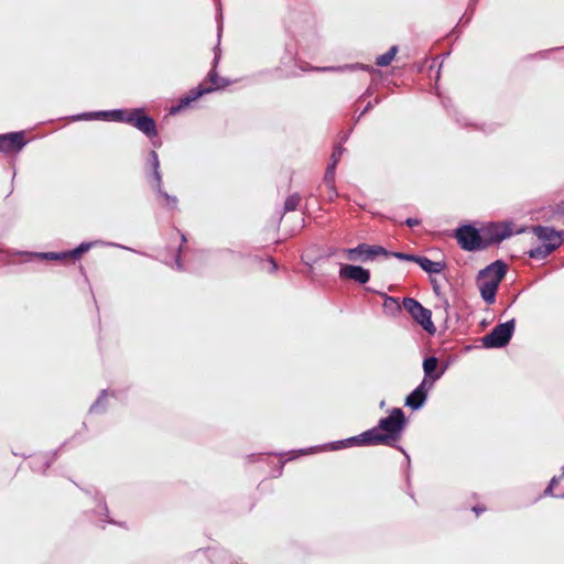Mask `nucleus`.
Instances as JSON below:
<instances>
[{
    "instance_id": "f257e3e1",
    "label": "nucleus",
    "mask_w": 564,
    "mask_h": 564,
    "mask_svg": "<svg viewBox=\"0 0 564 564\" xmlns=\"http://www.w3.org/2000/svg\"><path fill=\"white\" fill-rule=\"evenodd\" d=\"M405 424L404 412L399 408H394L387 417L379 421L377 426L358 436L350 437L346 442L360 446L390 445L400 438Z\"/></svg>"
},
{
    "instance_id": "f03ea898",
    "label": "nucleus",
    "mask_w": 564,
    "mask_h": 564,
    "mask_svg": "<svg viewBox=\"0 0 564 564\" xmlns=\"http://www.w3.org/2000/svg\"><path fill=\"white\" fill-rule=\"evenodd\" d=\"M507 273V267L502 261H495L480 270L477 275V286L482 300L487 304L496 301V294L499 284Z\"/></svg>"
},
{
    "instance_id": "7ed1b4c3",
    "label": "nucleus",
    "mask_w": 564,
    "mask_h": 564,
    "mask_svg": "<svg viewBox=\"0 0 564 564\" xmlns=\"http://www.w3.org/2000/svg\"><path fill=\"white\" fill-rule=\"evenodd\" d=\"M218 59H219V57L216 55L215 59H214V66L207 75V80L210 83V86H205L204 84H199L196 88L192 89L188 93V95H186L184 98H182L180 100V104L177 107H173L171 109L172 113L188 106L192 101L198 99L203 95L212 93L214 90L225 88L229 84V82L227 79L219 77L217 74L216 67L218 64Z\"/></svg>"
},
{
    "instance_id": "20e7f679",
    "label": "nucleus",
    "mask_w": 564,
    "mask_h": 564,
    "mask_svg": "<svg viewBox=\"0 0 564 564\" xmlns=\"http://www.w3.org/2000/svg\"><path fill=\"white\" fill-rule=\"evenodd\" d=\"M403 307L427 333H435L436 328L432 322L431 311L425 308L419 301L413 297H404Z\"/></svg>"
},
{
    "instance_id": "39448f33",
    "label": "nucleus",
    "mask_w": 564,
    "mask_h": 564,
    "mask_svg": "<svg viewBox=\"0 0 564 564\" xmlns=\"http://www.w3.org/2000/svg\"><path fill=\"white\" fill-rule=\"evenodd\" d=\"M514 332V321L497 325L489 334L482 338V344L486 348H501L505 347L511 339Z\"/></svg>"
},
{
    "instance_id": "423d86ee",
    "label": "nucleus",
    "mask_w": 564,
    "mask_h": 564,
    "mask_svg": "<svg viewBox=\"0 0 564 564\" xmlns=\"http://www.w3.org/2000/svg\"><path fill=\"white\" fill-rule=\"evenodd\" d=\"M456 238L459 246L467 251L481 250L487 248L485 237L470 225L462 226L456 231Z\"/></svg>"
},
{
    "instance_id": "0eeeda50",
    "label": "nucleus",
    "mask_w": 564,
    "mask_h": 564,
    "mask_svg": "<svg viewBox=\"0 0 564 564\" xmlns=\"http://www.w3.org/2000/svg\"><path fill=\"white\" fill-rule=\"evenodd\" d=\"M127 123L137 128L149 138H153L158 134L155 121L153 118L145 115L144 110L141 108L130 111V118L127 119Z\"/></svg>"
},
{
    "instance_id": "6e6552de",
    "label": "nucleus",
    "mask_w": 564,
    "mask_h": 564,
    "mask_svg": "<svg viewBox=\"0 0 564 564\" xmlns=\"http://www.w3.org/2000/svg\"><path fill=\"white\" fill-rule=\"evenodd\" d=\"M346 257L350 261H367L373 259L377 256L388 254V251L380 246H370L367 243H359L355 248H348L344 250Z\"/></svg>"
},
{
    "instance_id": "1a4fd4ad",
    "label": "nucleus",
    "mask_w": 564,
    "mask_h": 564,
    "mask_svg": "<svg viewBox=\"0 0 564 564\" xmlns=\"http://www.w3.org/2000/svg\"><path fill=\"white\" fill-rule=\"evenodd\" d=\"M437 379L438 376H435L429 383L427 379H423L422 382L406 397L405 405L412 410H419L422 408L426 401L430 389Z\"/></svg>"
},
{
    "instance_id": "9d476101",
    "label": "nucleus",
    "mask_w": 564,
    "mask_h": 564,
    "mask_svg": "<svg viewBox=\"0 0 564 564\" xmlns=\"http://www.w3.org/2000/svg\"><path fill=\"white\" fill-rule=\"evenodd\" d=\"M339 278L366 284L370 280V271L359 265L344 264L339 270Z\"/></svg>"
},
{
    "instance_id": "9b49d317",
    "label": "nucleus",
    "mask_w": 564,
    "mask_h": 564,
    "mask_svg": "<svg viewBox=\"0 0 564 564\" xmlns=\"http://www.w3.org/2000/svg\"><path fill=\"white\" fill-rule=\"evenodd\" d=\"M25 144L23 132L0 134V152L17 153Z\"/></svg>"
},
{
    "instance_id": "f8f14e48",
    "label": "nucleus",
    "mask_w": 564,
    "mask_h": 564,
    "mask_svg": "<svg viewBox=\"0 0 564 564\" xmlns=\"http://www.w3.org/2000/svg\"><path fill=\"white\" fill-rule=\"evenodd\" d=\"M534 234L540 242L549 247L554 245V250L557 249L563 241V232L556 231L550 227L539 226L534 229Z\"/></svg>"
},
{
    "instance_id": "ddd939ff",
    "label": "nucleus",
    "mask_w": 564,
    "mask_h": 564,
    "mask_svg": "<svg viewBox=\"0 0 564 564\" xmlns=\"http://www.w3.org/2000/svg\"><path fill=\"white\" fill-rule=\"evenodd\" d=\"M485 235L488 247L490 243H497L508 238L511 235V229L507 224H492L486 228Z\"/></svg>"
},
{
    "instance_id": "4468645a",
    "label": "nucleus",
    "mask_w": 564,
    "mask_h": 564,
    "mask_svg": "<svg viewBox=\"0 0 564 564\" xmlns=\"http://www.w3.org/2000/svg\"><path fill=\"white\" fill-rule=\"evenodd\" d=\"M89 245L82 243L74 250L67 251V252H45L41 253L40 257L47 260H66L72 259L76 260L80 258V256L86 252L89 249Z\"/></svg>"
},
{
    "instance_id": "2eb2a0df",
    "label": "nucleus",
    "mask_w": 564,
    "mask_h": 564,
    "mask_svg": "<svg viewBox=\"0 0 564 564\" xmlns=\"http://www.w3.org/2000/svg\"><path fill=\"white\" fill-rule=\"evenodd\" d=\"M545 495H550L557 498H564V465L562 468V474L560 476H555L551 479L549 486L546 487Z\"/></svg>"
},
{
    "instance_id": "dca6fc26",
    "label": "nucleus",
    "mask_w": 564,
    "mask_h": 564,
    "mask_svg": "<svg viewBox=\"0 0 564 564\" xmlns=\"http://www.w3.org/2000/svg\"><path fill=\"white\" fill-rule=\"evenodd\" d=\"M416 263L427 273H441L446 267L443 261H433L426 257L420 256Z\"/></svg>"
},
{
    "instance_id": "f3484780",
    "label": "nucleus",
    "mask_w": 564,
    "mask_h": 564,
    "mask_svg": "<svg viewBox=\"0 0 564 564\" xmlns=\"http://www.w3.org/2000/svg\"><path fill=\"white\" fill-rule=\"evenodd\" d=\"M335 170L336 167H334V164H328L324 176V183L329 189V199L337 196V191L335 188Z\"/></svg>"
},
{
    "instance_id": "a211bd4d",
    "label": "nucleus",
    "mask_w": 564,
    "mask_h": 564,
    "mask_svg": "<svg viewBox=\"0 0 564 564\" xmlns=\"http://www.w3.org/2000/svg\"><path fill=\"white\" fill-rule=\"evenodd\" d=\"M554 251V245L551 247L539 241V245L529 251V256L532 259L542 260Z\"/></svg>"
},
{
    "instance_id": "6ab92c4d",
    "label": "nucleus",
    "mask_w": 564,
    "mask_h": 564,
    "mask_svg": "<svg viewBox=\"0 0 564 564\" xmlns=\"http://www.w3.org/2000/svg\"><path fill=\"white\" fill-rule=\"evenodd\" d=\"M438 365V360L436 357H429L425 358L423 361V370H424V379H427V383L434 378L435 376L441 377V373L434 375V371L436 370Z\"/></svg>"
},
{
    "instance_id": "aec40b11",
    "label": "nucleus",
    "mask_w": 564,
    "mask_h": 564,
    "mask_svg": "<svg viewBox=\"0 0 564 564\" xmlns=\"http://www.w3.org/2000/svg\"><path fill=\"white\" fill-rule=\"evenodd\" d=\"M397 52H398V47L391 46L388 52L379 55L376 58V65L381 66V67L390 65L391 62L393 61V58L395 57Z\"/></svg>"
},
{
    "instance_id": "412c9836",
    "label": "nucleus",
    "mask_w": 564,
    "mask_h": 564,
    "mask_svg": "<svg viewBox=\"0 0 564 564\" xmlns=\"http://www.w3.org/2000/svg\"><path fill=\"white\" fill-rule=\"evenodd\" d=\"M150 161L153 169V180L156 183V186L160 187V183L162 182V175L160 173V161L155 151H151Z\"/></svg>"
},
{
    "instance_id": "4be33fe9",
    "label": "nucleus",
    "mask_w": 564,
    "mask_h": 564,
    "mask_svg": "<svg viewBox=\"0 0 564 564\" xmlns=\"http://www.w3.org/2000/svg\"><path fill=\"white\" fill-rule=\"evenodd\" d=\"M154 187L159 196L164 199V204L166 207L171 209L176 208L177 198L175 196L169 195L166 192L163 191L162 182L160 183V187L156 186V183L154 184Z\"/></svg>"
},
{
    "instance_id": "5701e85b",
    "label": "nucleus",
    "mask_w": 564,
    "mask_h": 564,
    "mask_svg": "<svg viewBox=\"0 0 564 564\" xmlns=\"http://www.w3.org/2000/svg\"><path fill=\"white\" fill-rule=\"evenodd\" d=\"M301 203V196L297 193H294L286 197L284 202V212H293L296 210Z\"/></svg>"
},
{
    "instance_id": "b1692460",
    "label": "nucleus",
    "mask_w": 564,
    "mask_h": 564,
    "mask_svg": "<svg viewBox=\"0 0 564 564\" xmlns=\"http://www.w3.org/2000/svg\"><path fill=\"white\" fill-rule=\"evenodd\" d=\"M344 151L345 149L340 144L336 145L333 150L329 164H334V167H336L341 159Z\"/></svg>"
},
{
    "instance_id": "393cba45",
    "label": "nucleus",
    "mask_w": 564,
    "mask_h": 564,
    "mask_svg": "<svg viewBox=\"0 0 564 564\" xmlns=\"http://www.w3.org/2000/svg\"><path fill=\"white\" fill-rule=\"evenodd\" d=\"M110 116L116 121L127 122V119L130 118V111L113 110L110 112Z\"/></svg>"
},
{
    "instance_id": "a878e982",
    "label": "nucleus",
    "mask_w": 564,
    "mask_h": 564,
    "mask_svg": "<svg viewBox=\"0 0 564 564\" xmlns=\"http://www.w3.org/2000/svg\"><path fill=\"white\" fill-rule=\"evenodd\" d=\"M393 256L397 258V259H400V260H405V261H410V262H415L417 261V258L419 256H415V254H409V253H403V252H394Z\"/></svg>"
},
{
    "instance_id": "bb28decb",
    "label": "nucleus",
    "mask_w": 564,
    "mask_h": 564,
    "mask_svg": "<svg viewBox=\"0 0 564 564\" xmlns=\"http://www.w3.org/2000/svg\"><path fill=\"white\" fill-rule=\"evenodd\" d=\"M345 68H348V66H345V67H333V66H329V67H317V68H315V70H318V72H334V70H343Z\"/></svg>"
},
{
    "instance_id": "cd10ccee",
    "label": "nucleus",
    "mask_w": 564,
    "mask_h": 564,
    "mask_svg": "<svg viewBox=\"0 0 564 564\" xmlns=\"http://www.w3.org/2000/svg\"><path fill=\"white\" fill-rule=\"evenodd\" d=\"M404 224L409 227H415L421 224V220L419 218H406Z\"/></svg>"
},
{
    "instance_id": "c85d7f7f",
    "label": "nucleus",
    "mask_w": 564,
    "mask_h": 564,
    "mask_svg": "<svg viewBox=\"0 0 564 564\" xmlns=\"http://www.w3.org/2000/svg\"><path fill=\"white\" fill-rule=\"evenodd\" d=\"M473 510H474V512H475L477 516H479L481 512H484V511H485V508H482V507H474V508H473Z\"/></svg>"
},
{
    "instance_id": "c756f323",
    "label": "nucleus",
    "mask_w": 564,
    "mask_h": 564,
    "mask_svg": "<svg viewBox=\"0 0 564 564\" xmlns=\"http://www.w3.org/2000/svg\"><path fill=\"white\" fill-rule=\"evenodd\" d=\"M175 262H176L177 269H180V270H181V269L183 268V265H182V263H181V261H180V256H177V258H176Z\"/></svg>"
},
{
    "instance_id": "7c9ffc66",
    "label": "nucleus",
    "mask_w": 564,
    "mask_h": 564,
    "mask_svg": "<svg viewBox=\"0 0 564 564\" xmlns=\"http://www.w3.org/2000/svg\"><path fill=\"white\" fill-rule=\"evenodd\" d=\"M270 262L272 264V270L275 271L276 270V263L274 262L273 259H270Z\"/></svg>"
},
{
    "instance_id": "2f4dec72",
    "label": "nucleus",
    "mask_w": 564,
    "mask_h": 564,
    "mask_svg": "<svg viewBox=\"0 0 564 564\" xmlns=\"http://www.w3.org/2000/svg\"><path fill=\"white\" fill-rule=\"evenodd\" d=\"M370 109V104L365 108V110L362 111L361 115H364L366 111H368Z\"/></svg>"
},
{
    "instance_id": "473e14b6",
    "label": "nucleus",
    "mask_w": 564,
    "mask_h": 564,
    "mask_svg": "<svg viewBox=\"0 0 564 564\" xmlns=\"http://www.w3.org/2000/svg\"><path fill=\"white\" fill-rule=\"evenodd\" d=\"M387 301L394 302V299L393 297H387Z\"/></svg>"
},
{
    "instance_id": "72a5a7b5",
    "label": "nucleus",
    "mask_w": 564,
    "mask_h": 564,
    "mask_svg": "<svg viewBox=\"0 0 564 564\" xmlns=\"http://www.w3.org/2000/svg\"><path fill=\"white\" fill-rule=\"evenodd\" d=\"M182 240H183V242H185V241H186V238H185V236H184V235H182Z\"/></svg>"
}]
</instances>
